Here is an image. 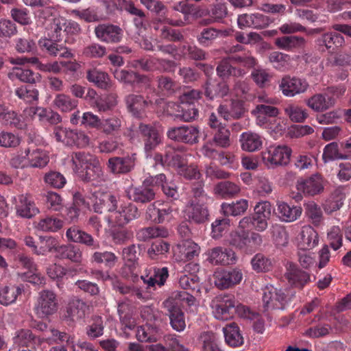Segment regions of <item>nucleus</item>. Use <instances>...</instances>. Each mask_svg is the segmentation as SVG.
<instances>
[{
    "label": "nucleus",
    "mask_w": 351,
    "mask_h": 351,
    "mask_svg": "<svg viewBox=\"0 0 351 351\" xmlns=\"http://www.w3.org/2000/svg\"><path fill=\"white\" fill-rule=\"evenodd\" d=\"M308 87V84L304 79L286 75L283 77L279 84V88L287 97H293L295 95L304 93Z\"/></svg>",
    "instance_id": "dca6fc26"
},
{
    "label": "nucleus",
    "mask_w": 351,
    "mask_h": 351,
    "mask_svg": "<svg viewBox=\"0 0 351 351\" xmlns=\"http://www.w3.org/2000/svg\"><path fill=\"white\" fill-rule=\"evenodd\" d=\"M58 301L56 293L45 289L39 292L34 306V312L40 319H46L56 313Z\"/></svg>",
    "instance_id": "20e7f679"
},
{
    "label": "nucleus",
    "mask_w": 351,
    "mask_h": 351,
    "mask_svg": "<svg viewBox=\"0 0 351 351\" xmlns=\"http://www.w3.org/2000/svg\"><path fill=\"white\" fill-rule=\"evenodd\" d=\"M199 132L197 126L190 125L171 128L167 134L171 140L193 145L198 142Z\"/></svg>",
    "instance_id": "9d476101"
},
{
    "label": "nucleus",
    "mask_w": 351,
    "mask_h": 351,
    "mask_svg": "<svg viewBox=\"0 0 351 351\" xmlns=\"http://www.w3.org/2000/svg\"><path fill=\"white\" fill-rule=\"evenodd\" d=\"M213 312L217 319H231L236 312L234 298L231 295H224L221 300L217 301Z\"/></svg>",
    "instance_id": "5701e85b"
},
{
    "label": "nucleus",
    "mask_w": 351,
    "mask_h": 351,
    "mask_svg": "<svg viewBox=\"0 0 351 351\" xmlns=\"http://www.w3.org/2000/svg\"><path fill=\"white\" fill-rule=\"evenodd\" d=\"M23 292V286L9 285L0 287V304L8 306L14 304Z\"/></svg>",
    "instance_id": "72a5a7b5"
},
{
    "label": "nucleus",
    "mask_w": 351,
    "mask_h": 351,
    "mask_svg": "<svg viewBox=\"0 0 351 351\" xmlns=\"http://www.w3.org/2000/svg\"><path fill=\"white\" fill-rule=\"evenodd\" d=\"M53 103L54 106L61 112H69L74 110L79 102L68 95L59 93L56 95Z\"/></svg>",
    "instance_id": "3c124183"
},
{
    "label": "nucleus",
    "mask_w": 351,
    "mask_h": 351,
    "mask_svg": "<svg viewBox=\"0 0 351 351\" xmlns=\"http://www.w3.org/2000/svg\"><path fill=\"white\" fill-rule=\"evenodd\" d=\"M136 159L135 153L128 154L123 157H112L108 159L107 167L114 174H125L134 169Z\"/></svg>",
    "instance_id": "4468645a"
},
{
    "label": "nucleus",
    "mask_w": 351,
    "mask_h": 351,
    "mask_svg": "<svg viewBox=\"0 0 351 351\" xmlns=\"http://www.w3.org/2000/svg\"><path fill=\"white\" fill-rule=\"evenodd\" d=\"M121 117L117 115H112L101 119L99 130L107 135H111L118 133L121 130Z\"/></svg>",
    "instance_id": "49530a36"
},
{
    "label": "nucleus",
    "mask_w": 351,
    "mask_h": 351,
    "mask_svg": "<svg viewBox=\"0 0 351 351\" xmlns=\"http://www.w3.org/2000/svg\"><path fill=\"white\" fill-rule=\"evenodd\" d=\"M118 5L121 10L134 16L133 23L138 32L146 29L147 19L142 10L136 7L133 2L128 0H119Z\"/></svg>",
    "instance_id": "393cba45"
},
{
    "label": "nucleus",
    "mask_w": 351,
    "mask_h": 351,
    "mask_svg": "<svg viewBox=\"0 0 351 351\" xmlns=\"http://www.w3.org/2000/svg\"><path fill=\"white\" fill-rule=\"evenodd\" d=\"M104 323L101 317L95 316L93 322L86 328V334L90 339H95L104 334Z\"/></svg>",
    "instance_id": "69168bd1"
},
{
    "label": "nucleus",
    "mask_w": 351,
    "mask_h": 351,
    "mask_svg": "<svg viewBox=\"0 0 351 351\" xmlns=\"http://www.w3.org/2000/svg\"><path fill=\"white\" fill-rule=\"evenodd\" d=\"M316 44L320 47H325L329 53H335L345 43L343 36L336 32L323 34L316 40Z\"/></svg>",
    "instance_id": "bb28decb"
},
{
    "label": "nucleus",
    "mask_w": 351,
    "mask_h": 351,
    "mask_svg": "<svg viewBox=\"0 0 351 351\" xmlns=\"http://www.w3.org/2000/svg\"><path fill=\"white\" fill-rule=\"evenodd\" d=\"M94 195L93 209L97 213L108 211L110 214H112L114 212L120 202L119 197L111 192L97 191L95 193Z\"/></svg>",
    "instance_id": "2eb2a0df"
},
{
    "label": "nucleus",
    "mask_w": 351,
    "mask_h": 351,
    "mask_svg": "<svg viewBox=\"0 0 351 351\" xmlns=\"http://www.w3.org/2000/svg\"><path fill=\"white\" fill-rule=\"evenodd\" d=\"M84 182H90L97 179L101 173V168L98 161L95 160L83 169L75 171Z\"/></svg>",
    "instance_id": "6e6d98bb"
},
{
    "label": "nucleus",
    "mask_w": 351,
    "mask_h": 351,
    "mask_svg": "<svg viewBox=\"0 0 351 351\" xmlns=\"http://www.w3.org/2000/svg\"><path fill=\"white\" fill-rule=\"evenodd\" d=\"M95 160L94 156L84 152H75L72 155V162L75 171H78Z\"/></svg>",
    "instance_id": "e2e57ef3"
},
{
    "label": "nucleus",
    "mask_w": 351,
    "mask_h": 351,
    "mask_svg": "<svg viewBox=\"0 0 351 351\" xmlns=\"http://www.w3.org/2000/svg\"><path fill=\"white\" fill-rule=\"evenodd\" d=\"M291 150L285 145L270 146L263 152V160L269 167L286 165L290 160Z\"/></svg>",
    "instance_id": "6e6552de"
},
{
    "label": "nucleus",
    "mask_w": 351,
    "mask_h": 351,
    "mask_svg": "<svg viewBox=\"0 0 351 351\" xmlns=\"http://www.w3.org/2000/svg\"><path fill=\"white\" fill-rule=\"evenodd\" d=\"M90 260L97 264H104L106 267L112 268L117 262L118 257L109 251L95 252L91 256Z\"/></svg>",
    "instance_id": "864d4df0"
},
{
    "label": "nucleus",
    "mask_w": 351,
    "mask_h": 351,
    "mask_svg": "<svg viewBox=\"0 0 351 351\" xmlns=\"http://www.w3.org/2000/svg\"><path fill=\"white\" fill-rule=\"evenodd\" d=\"M58 246V241L55 237H40L36 254L44 256L53 250L56 252V248Z\"/></svg>",
    "instance_id": "bf43d9fd"
},
{
    "label": "nucleus",
    "mask_w": 351,
    "mask_h": 351,
    "mask_svg": "<svg viewBox=\"0 0 351 351\" xmlns=\"http://www.w3.org/2000/svg\"><path fill=\"white\" fill-rule=\"evenodd\" d=\"M278 211L280 219L285 222L295 221L302 214V209L300 206H290L285 202L278 204Z\"/></svg>",
    "instance_id": "ea45409f"
},
{
    "label": "nucleus",
    "mask_w": 351,
    "mask_h": 351,
    "mask_svg": "<svg viewBox=\"0 0 351 351\" xmlns=\"http://www.w3.org/2000/svg\"><path fill=\"white\" fill-rule=\"evenodd\" d=\"M9 76L10 78H16L23 82L28 84H36L40 82L41 79V76L38 73H36L31 69L21 67H14L9 73Z\"/></svg>",
    "instance_id": "79ce46f5"
},
{
    "label": "nucleus",
    "mask_w": 351,
    "mask_h": 351,
    "mask_svg": "<svg viewBox=\"0 0 351 351\" xmlns=\"http://www.w3.org/2000/svg\"><path fill=\"white\" fill-rule=\"evenodd\" d=\"M127 108L128 111L136 117H141L146 109L152 108L155 109V105H159L162 103L161 98H152L147 97L145 99L143 96L135 94H130L125 98Z\"/></svg>",
    "instance_id": "0eeeda50"
},
{
    "label": "nucleus",
    "mask_w": 351,
    "mask_h": 351,
    "mask_svg": "<svg viewBox=\"0 0 351 351\" xmlns=\"http://www.w3.org/2000/svg\"><path fill=\"white\" fill-rule=\"evenodd\" d=\"M335 103V99L334 97L328 95L327 93L315 94L307 101L308 106L317 112L328 110L333 106Z\"/></svg>",
    "instance_id": "f704fd0d"
},
{
    "label": "nucleus",
    "mask_w": 351,
    "mask_h": 351,
    "mask_svg": "<svg viewBox=\"0 0 351 351\" xmlns=\"http://www.w3.org/2000/svg\"><path fill=\"white\" fill-rule=\"evenodd\" d=\"M187 154L185 153V147L178 146L177 148L168 147L166 148L165 155L157 153L154 156V160L156 165L163 167H173L178 169V171L187 163Z\"/></svg>",
    "instance_id": "423d86ee"
},
{
    "label": "nucleus",
    "mask_w": 351,
    "mask_h": 351,
    "mask_svg": "<svg viewBox=\"0 0 351 351\" xmlns=\"http://www.w3.org/2000/svg\"><path fill=\"white\" fill-rule=\"evenodd\" d=\"M137 132L144 143L147 156H151L152 151L161 143L160 134L154 125L143 123L138 125Z\"/></svg>",
    "instance_id": "1a4fd4ad"
},
{
    "label": "nucleus",
    "mask_w": 351,
    "mask_h": 351,
    "mask_svg": "<svg viewBox=\"0 0 351 351\" xmlns=\"http://www.w3.org/2000/svg\"><path fill=\"white\" fill-rule=\"evenodd\" d=\"M285 112L292 121L297 123L303 122L308 116L305 110L294 104L286 106L285 107Z\"/></svg>",
    "instance_id": "338daca9"
},
{
    "label": "nucleus",
    "mask_w": 351,
    "mask_h": 351,
    "mask_svg": "<svg viewBox=\"0 0 351 351\" xmlns=\"http://www.w3.org/2000/svg\"><path fill=\"white\" fill-rule=\"evenodd\" d=\"M256 64V60L251 55H232L220 61L216 71L217 75L222 79L230 76L241 77L247 73L245 69L252 68Z\"/></svg>",
    "instance_id": "f257e3e1"
},
{
    "label": "nucleus",
    "mask_w": 351,
    "mask_h": 351,
    "mask_svg": "<svg viewBox=\"0 0 351 351\" xmlns=\"http://www.w3.org/2000/svg\"><path fill=\"white\" fill-rule=\"evenodd\" d=\"M88 308V305L83 300H73L66 308L65 318L71 322L81 320L85 317Z\"/></svg>",
    "instance_id": "2f4dec72"
},
{
    "label": "nucleus",
    "mask_w": 351,
    "mask_h": 351,
    "mask_svg": "<svg viewBox=\"0 0 351 351\" xmlns=\"http://www.w3.org/2000/svg\"><path fill=\"white\" fill-rule=\"evenodd\" d=\"M229 91V86L225 82H219L216 84H212L209 82H206L204 94L207 98L213 100L217 97L222 98L228 95Z\"/></svg>",
    "instance_id": "8fccbe9b"
},
{
    "label": "nucleus",
    "mask_w": 351,
    "mask_h": 351,
    "mask_svg": "<svg viewBox=\"0 0 351 351\" xmlns=\"http://www.w3.org/2000/svg\"><path fill=\"white\" fill-rule=\"evenodd\" d=\"M141 215L137 206L132 202H121L114 212L108 215V222L114 226L124 227Z\"/></svg>",
    "instance_id": "39448f33"
},
{
    "label": "nucleus",
    "mask_w": 351,
    "mask_h": 351,
    "mask_svg": "<svg viewBox=\"0 0 351 351\" xmlns=\"http://www.w3.org/2000/svg\"><path fill=\"white\" fill-rule=\"evenodd\" d=\"M350 156V154L339 152L338 143H330L325 146L322 154V160L324 162L336 160H346Z\"/></svg>",
    "instance_id": "09e8293b"
},
{
    "label": "nucleus",
    "mask_w": 351,
    "mask_h": 351,
    "mask_svg": "<svg viewBox=\"0 0 351 351\" xmlns=\"http://www.w3.org/2000/svg\"><path fill=\"white\" fill-rule=\"evenodd\" d=\"M326 180L319 173H315L298 180L297 189L305 195L315 196L324 191Z\"/></svg>",
    "instance_id": "9b49d317"
},
{
    "label": "nucleus",
    "mask_w": 351,
    "mask_h": 351,
    "mask_svg": "<svg viewBox=\"0 0 351 351\" xmlns=\"http://www.w3.org/2000/svg\"><path fill=\"white\" fill-rule=\"evenodd\" d=\"M240 143L243 150L252 152L262 147L263 139L256 133L243 132L240 136Z\"/></svg>",
    "instance_id": "4c0bfd02"
},
{
    "label": "nucleus",
    "mask_w": 351,
    "mask_h": 351,
    "mask_svg": "<svg viewBox=\"0 0 351 351\" xmlns=\"http://www.w3.org/2000/svg\"><path fill=\"white\" fill-rule=\"evenodd\" d=\"M217 112L226 121L239 119L245 112L244 103L241 99H232L230 105H219Z\"/></svg>",
    "instance_id": "cd10ccee"
},
{
    "label": "nucleus",
    "mask_w": 351,
    "mask_h": 351,
    "mask_svg": "<svg viewBox=\"0 0 351 351\" xmlns=\"http://www.w3.org/2000/svg\"><path fill=\"white\" fill-rule=\"evenodd\" d=\"M275 45L280 49L294 51L304 48L306 45V40L302 36H283L276 38Z\"/></svg>",
    "instance_id": "473e14b6"
},
{
    "label": "nucleus",
    "mask_w": 351,
    "mask_h": 351,
    "mask_svg": "<svg viewBox=\"0 0 351 351\" xmlns=\"http://www.w3.org/2000/svg\"><path fill=\"white\" fill-rule=\"evenodd\" d=\"M29 159V168L43 169L49 162V156L47 152L42 149H34L31 150L27 149Z\"/></svg>",
    "instance_id": "e433bc0d"
},
{
    "label": "nucleus",
    "mask_w": 351,
    "mask_h": 351,
    "mask_svg": "<svg viewBox=\"0 0 351 351\" xmlns=\"http://www.w3.org/2000/svg\"><path fill=\"white\" fill-rule=\"evenodd\" d=\"M207 208L198 203L191 201L185 210V218L191 223L197 224L204 223L208 219Z\"/></svg>",
    "instance_id": "c85d7f7f"
},
{
    "label": "nucleus",
    "mask_w": 351,
    "mask_h": 351,
    "mask_svg": "<svg viewBox=\"0 0 351 351\" xmlns=\"http://www.w3.org/2000/svg\"><path fill=\"white\" fill-rule=\"evenodd\" d=\"M15 95L25 103L32 104L38 100V90L29 85L17 87L14 90Z\"/></svg>",
    "instance_id": "603ef678"
},
{
    "label": "nucleus",
    "mask_w": 351,
    "mask_h": 351,
    "mask_svg": "<svg viewBox=\"0 0 351 351\" xmlns=\"http://www.w3.org/2000/svg\"><path fill=\"white\" fill-rule=\"evenodd\" d=\"M285 276L291 287L298 289H302L311 282L310 274L293 263L287 267Z\"/></svg>",
    "instance_id": "a211bd4d"
},
{
    "label": "nucleus",
    "mask_w": 351,
    "mask_h": 351,
    "mask_svg": "<svg viewBox=\"0 0 351 351\" xmlns=\"http://www.w3.org/2000/svg\"><path fill=\"white\" fill-rule=\"evenodd\" d=\"M168 277L169 269L167 267L150 266L145 269L141 278L147 288H155L156 285L159 287L163 286Z\"/></svg>",
    "instance_id": "ddd939ff"
},
{
    "label": "nucleus",
    "mask_w": 351,
    "mask_h": 351,
    "mask_svg": "<svg viewBox=\"0 0 351 351\" xmlns=\"http://www.w3.org/2000/svg\"><path fill=\"white\" fill-rule=\"evenodd\" d=\"M201 96L202 93L195 89L184 92L180 96L181 109L180 114H178L179 120L191 122L197 119L199 112L197 103Z\"/></svg>",
    "instance_id": "7ed1b4c3"
},
{
    "label": "nucleus",
    "mask_w": 351,
    "mask_h": 351,
    "mask_svg": "<svg viewBox=\"0 0 351 351\" xmlns=\"http://www.w3.org/2000/svg\"><path fill=\"white\" fill-rule=\"evenodd\" d=\"M56 256L60 259H68L74 263H80L82 252L80 247L72 244L62 245L56 248Z\"/></svg>",
    "instance_id": "a19ab883"
},
{
    "label": "nucleus",
    "mask_w": 351,
    "mask_h": 351,
    "mask_svg": "<svg viewBox=\"0 0 351 351\" xmlns=\"http://www.w3.org/2000/svg\"><path fill=\"white\" fill-rule=\"evenodd\" d=\"M272 22L271 19L261 13L243 14L238 16L237 23L240 28L252 27L264 29Z\"/></svg>",
    "instance_id": "b1692460"
},
{
    "label": "nucleus",
    "mask_w": 351,
    "mask_h": 351,
    "mask_svg": "<svg viewBox=\"0 0 351 351\" xmlns=\"http://www.w3.org/2000/svg\"><path fill=\"white\" fill-rule=\"evenodd\" d=\"M295 291L292 289H278L267 285L263 289V302L267 309L284 310L289 307L295 299Z\"/></svg>",
    "instance_id": "f03ea898"
},
{
    "label": "nucleus",
    "mask_w": 351,
    "mask_h": 351,
    "mask_svg": "<svg viewBox=\"0 0 351 351\" xmlns=\"http://www.w3.org/2000/svg\"><path fill=\"white\" fill-rule=\"evenodd\" d=\"M63 226V221L55 217H47L40 219L37 228L45 232H57Z\"/></svg>",
    "instance_id": "13d9d810"
},
{
    "label": "nucleus",
    "mask_w": 351,
    "mask_h": 351,
    "mask_svg": "<svg viewBox=\"0 0 351 351\" xmlns=\"http://www.w3.org/2000/svg\"><path fill=\"white\" fill-rule=\"evenodd\" d=\"M128 198L138 204H146L150 203L156 198V191L145 185L132 187L127 191Z\"/></svg>",
    "instance_id": "a878e982"
},
{
    "label": "nucleus",
    "mask_w": 351,
    "mask_h": 351,
    "mask_svg": "<svg viewBox=\"0 0 351 351\" xmlns=\"http://www.w3.org/2000/svg\"><path fill=\"white\" fill-rule=\"evenodd\" d=\"M207 261L212 265H232L236 262L234 252L229 248L216 247L208 251Z\"/></svg>",
    "instance_id": "4be33fe9"
},
{
    "label": "nucleus",
    "mask_w": 351,
    "mask_h": 351,
    "mask_svg": "<svg viewBox=\"0 0 351 351\" xmlns=\"http://www.w3.org/2000/svg\"><path fill=\"white\" fill-rule=\"evenodd\" d=\"M45 183L54 189H62L66 183V180L63 174L57 171L47 172L43 178Z\"/></svg>",
    "instance_id": "4d7b16f0"
},
{
    "label": "nucleus",
    "mask_w": 351,
    "mask_h": 351,
    "mask_svg": "<svg viewBox=\"0 0 351 351\" xmlns=\"http://www.w3.org/2000/svg\"><path fill=\"white\" fill-rule=\"evenodd\" d=\"M305 213L314 226H318L320 225L323 215L321 208L317 204L313 202H308L306 205Z\"/></svg>",
    "instance_id": "774afa93"
},
{
    "label": "nucleus",
    "mask_w": 351,
    "mask_h": 351,
    "mask_svg": "<svg viewBox=\"0 0 351 351\" xmlns=\"http://www.w3.org/2000/svg\"><path fill=\"white\" fill-rule=\"evenodd\" d=\"M21 138L11 132H0V147L3 148H16L21 144Z\"/></svg>",
    "instance_id": "0e129e2a"
},
{
    "label": "nucleus",
    "mask_w": 351,
    "mask_h": 351,
    "mask_svg": "<svg viewBox=\"0 0 351 351\" xmlns=\"http://www.w3.org/2000/svg\"><path fill=\"white\" fill-rule=\"evenodd\" d=\"M0 121L5 126L19 130L23 129L25 125L21 117L16 112L10 110L8 107L5 110Z\"/></svg>",
    "instance_id": "5fc2aeb1"
},
{
    "label": "nucleus",
    "mask_w": 351,
    "mask_h": 351,
    "mask_svg": "<svg viewBox=\"0 0 351 351\" xmlns=\"http://www.w3.org/2000/svg\"><path fill=\"white\" fill-rule=\"evenodd\" d=\"M221 210L226 216H237L245 213L248 208V201L241 199L232 203H223Z\"/></svg>",
    "instance_id": "a18cd8bd"
},
{
    "label": "nucleus",
    "mask_w": 351,
    "mask_h": 351,
    "mask_svg": "<svg viewBox=\"0 0 351 351\" xmlns=\"http://www.w3.org/2000/svg\"><path fill=\"white\" fill-rule=\"evenodd\" d=\"M86 80L103 90H108L112 87V82L109 75L97 68L88 69L86 72Z\"/></svg>",
    "instance_id": "7c9ffc66"
},
{
    "label": "nucleus",
    "mask_w": 351,
    "mask_h": 351,
    "mask_svg": "<svg viewBox=\"0 0 351 351\" xmlns=\"http://www.w3.org/2000/svg\"><path fill=\"white\" fill-rule=\"evenodd\" d=\"M240 191L239 185L230 181L219 182L214 188L215 193L225 199L234 197Z\"/></svg>",
    "instance_id": "37998d69"
},
{
    "label": "nucleus",
    "mask_w": 351,
    "mask_h": 351,
    "mask_svg": "<svg viewBox=\"0 0 351 351\" xmlns=\"http://www.w3.org/2000/svg\"><path fill=\"white\" fill-rule=\"evenodd\" d=\"M59 40L41 38L38 40V45L40 49L45 51L48 55L53 57L62 58H72L73 54L71 49L63 44H59Z\"/></svg>",
    "instance_id": "aec40b11"
},
{
    "label": "nucleus",
    "mask_w": 351,
    "mask_h": 351,
    "mask_svg": "<svg viewBox=\"0 0 351 351\" xmlns=\"http://www.w3.org/2000/svg\"><path fill=\"white\" fill-rule=\"evenodd\" d=\"M318 234L310 226H304L300 233V245L304 249H312L318 244Z\"/></svg>",
    "instance_id": "de8ad7c7"
},
{
    "label": "nucleus",
    "mask_w": 351,
    "mask_h": 351,
    "mask_svg": "<svg viewBox=\"0 0 351 351\" xmlns=\"http://www.w3.org/2000/svg\"><path fill=\"white\" fill-rule=\"evenodd\" d=\"M66 237L69 241L84 245L91 250H97L100 247L99 241L76 226H73L67 229Z\"/></svg>",
    "instance_id": "412c9836"
},
{
    "label": "nucleus",
    "mask_w": 351,
    "mask_h": 351,
    "mask_svg": "<svg viewBox=\"0 0 351 351\" xmlns=\"http://www.w3.org/2000/svg\"><path fill=\"white\" fill-rule=\"evenodd\" d=\"M165 304L167 307L168 315L172 328L177 332L183 331L186 328V322L184 313L180 306L167 300L165 302Z\"/></svg>",
    "instance_id": "c756f323"
},
{
    "label": "nucleus",
    "mask_w": 351,
    "mask_h": 351,
    "mask_svg": "<svg viewBox=\"0 0 351 351\" xmlns=\"http://www.w3.org/2000/svg\"><path fill=\"white\" fill-rule=\"evenodd\" d=\"M117 312L122 324L132 329L134 326V322L132 317L130 304L125 302H119Z\"/></svg>",
    "instance_id": "052dcab7"
},
{
    "label": "nucleus",
    "mask_w": 351,
    "mask_h": 351,
    "mask_svg": "<svg viewBox=\"0 0 351 351\" xmlns=\"http://www.w3.org/2000/svg\"><path fill=\"white\" fill-rule=\"evenodd\" d=\"M223 331L225 341L229 346L235 348L243 344V338L237 324L233 322L226 325Z\"/></svg>",
    "instance_id": "58836bf2"
},
{
    "label": "nucleus",
    "mask_w": 351,
    "mask_h": 351,
    "mask_svg": "<svg viewBox=\"0 0 351 351\" xmlns=\"http://www.w3.org/2000/svg\"><path fill=\"white\" fill-rule=\"evenodd\" d=\"M12 340L14 346L22 349L25 348L33 349L38 341L37 337L29 329H21L16 331Z\"/></svg>",
    "instance_id": "c9c22d12"
},
{
    "label": "nucleus",
    "mask_w": 351,
    "mask_h": 351,
    "mask_svg": "<svg viewBox=\"0 0 351 351\" xmlns=\"http://www.w3.org/2000/svg\"><path fill=\"white\" fill-rule=\"evenodd\" d=\"M95 33L100 41L106 43H119L123 36V29L112 24H99L95 27Z\"/></svg>",
    "instance_id": "f3484780"
},
{
    "label": "nucleus",
    "mask_w": 351,
    "mask_h": 351,
    "mask_svg": "<svg viewBox=\"0 0 351 351\" xmlns=\"http://www.w3.org/2000/svg\"><path fill=\"white\" fill-rule=\"evenodd\" d=\"M113 75L116 80L120 82L130 84L134 88H136L137 86L146 88L151 85L150 80L147 76L132 71L115 69Z\"/></svg>",
    "instance_id": "f8f14e48"
},
{
    "label": "nucleus",
    "mask_w": 351,
    "mask_h": 351,
    "mask_svg": "<svg viewBox=\"0 0 351 351\" xmlns=\"http://www.w3.org/2000/svg\"><path fill=\"white\" fill-rule=\"evenodd\" d=\"M169 234L167 229L162 226H152L143 228L136 232V239L138 241H146L156 237H166Z\"/></svg>",
    "instance_id": "c03bdc74"
},
{
    "label": "nucleus",
    "mask_w": 351,
    "mask_h": 351,
    "mask_svg": "<svg viewBox=\"0 0 351 351\" xmlns=\"http://www.w3.org/2000/svg\"><path fill=\"white\" fill-rule=\"evenodd\" d=\"M252 269L256 272H266L271 269L272 261L264 254L258 253L251 260Z\"/></svg>",
    "instance_id": "680f3d73"
},
{
    "label": "nucleus",
    "mask_w": 351,
    "mask_h": 351,
    "mask_svg": "<svg viewBox=\"0 0 351 351\" xmlns=\"http://www.w3.org/2000/svg\"><path fill=\"white\" fill-rule=\"evenodd\" d=\"M15 209L18 216L30 219L39 213L38 208L29 194H22L13 197Z\"/></svg>",
    "instance_id": "6ab92c4d"
}]
</instances>
